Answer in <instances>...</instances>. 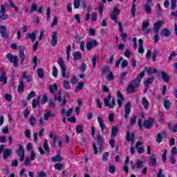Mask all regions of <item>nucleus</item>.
<instances>
[{"label":"nucleus","instance_id":"obj_18","mask_svg":"<svg viewBox=\"0 0 177 177\" xmlns=\"http://www.w3.org/2000/svg\"><path fill=\"white\" fill-rule=\"evenodd\" d=\"M143 164H145V162H143V160H138L136 165H131V168L133 169H135L136 168L140 169V168L143 167Z\"/></svg>","mask_w":177,"mask_h":177},{"label":"nucleus","instance_id":"obj_6","mask_svg":"<svg viewBox=\"0 0 177 177\" xmlns=\"http://www.w3.org/2000/svg\"><path fill=\"white\" fill-rule=\"evenodd\" d=\"M118 24L119 26V31L121 34L122 39H123V42H127V37H128V35L127 33H124V30L122 29V24H121V22H118Z\"/></svg>","mask_w":177,"mask_h":177},{"label":"nucleus","instance_id":"obj_51","mask_svg":"<svg viewBox=\"0 0 177 177\" xmlns=\"http://www.w3.org/2000/svg\"><path fill=\"white\" fill-rule=\"evenodd\" d=\"M80 3H81V0H74V3H73L74 8L75 9H78L80 8Z\"/></svg>","mask_w":177,"mask_h":177},{"label":"nucleus","instance_id":"obj_64","mask_svg":"<svg viewBox=\"0 0 177 177\" xmlns=\"http://www.w3.org/2000/svg\"><path fill=\"white\" fill-rule=\"evenodd\" d=\"M35 91H31L27 97V100H30V99H32V97H35Z\"/></svg>","mask_w":177,"mask_h":177},{"label":"nucleus","instance_id":"obj_22","mask_svg":"<svg viewBox=\"0 0 177 177\" xmlns=\"http://www.w3.org/2000/svg\"><path fill=\"white\" fill-rule=\"evenodd\" d=\"M97 121L101 128L102 132H104V128H106V125H104V123L103 122V118H102L101 117H98Z\"/></svg>","mask_w":177,"mask_h":177},{"label":"nucleus","instance_id":"obj_17","mask_svg":"<svg viewBox=\"0 0 177 177\" xmlns=\"http://www.w3.org/2000/svg\"><path fill=\"white\" fill-rule=\"evenodd\" d=\"M145 77V72L142 71L140 74L137 75V77L136 80H133L134 82H136L138 84V85L140 86V82H142V78Z\"/></svg>","mask_w":177,"mask_h":177},{"label":"nucleus","instance_id":"obj_33","mask_svg":"<svg viewBox=\"0 0 177 177\" xmlns=\"http://www.w3.org/2000/svg\"><path fill=\"white\" fill-rule=\"evenodd\" d=\"M55 102H62V91H58L57 95H54Z\"/></svg>","mask_w":177,"mask_h":177},{"label":"nucleus","instance_id":"obj_41","mask_svg":"<svg viewBox=\"0 0 177 177\" xmlns=\"http://www.w3.org/2000/svg\"><path fill=\"white\" fill-rule=\"evenodd\" d=\"M142 103L145 110H147V109H149V100H147L145 97H144L142 99Z\"/></svg>","mask_w":177,"mask_h":177},{"label":"nucleus","instance_id":"obj_44","mask_svg":"<svg viewBox=\"0 0 177 177\" xmlns=\"http://www.w3.org/2000/svg\"><path fill=\"white\" fill-rule=\"evenodd\" d=\"M50 117H53V113L51 112H47L44 114V120L45 121H48V119L50 118Z\"/></svg>","mask_w":177,"mask_h":177},{"label":"nucleus","instance_id":"obj_59","mask_svg":"<svg viewBox=\"0 0 177 177\" xmlns=\"http://www.w3.org/2000/svg\"><path fill=\"white\" fill-rule=\"evenodd\" d=\"M109 171L111 174H114V172H115V166L113 165H109Z\"/></svg>","mask_w":177,"mask_h":177},{"label":"nucleus","instance_id":"obj_35","mask_svg":"<svg viewBox=\"0 0 177 177\" xmlns=\"http://www.w3.org/2000/svg\"><path fill=\"white\" fill-rule=\"evenodd\" d=\"M49 89L50 93H55V91L59 89V86L57 84L50 85Z\"/></svg>","mask_w":177,"mask_h":177},{"label":"nucleus","instance_id":"obj_58","mask_svg":"<svg viewBox=\"0 0 177 177\" xmlns=\"http://www.w3.org/2000/svg\"><path fill=\"white\" fill-rule=\"evenodd\" d=\"M43 147H44L45 151H49V145L48 144L47 140L44 141Z\"/></svg>","mask_w":177,"mask_h":177},{"label":"nucleus","instance_id":"obj_8","mask_svg":"<svg viewBox=\"0 0 177 177\" xmlns=\"http://www.w3.org/2000/svg\"><path fill=\"white\" fill-rule=\"evenodd\" d=\"M164 24V21H158L153 24V30L156 34L160 31V28H161V26Z\"/></svg>","mask_w":177,"mask_h":177},{"label":"nucleus","instance_id":"obj_43","mask_svg":"<svg viewBox=\"0 0 177 177\" xmlns=\"http://www.w3.org/2000/svg\"><path fill=\"white\" fill-rule=\"evenodd\" d=\"M53 147H55V146H56V143H57V140L59 141L60 140V137H59L58 136H54L53 138Z\"/></svg>","mask_w":177,"mask_h":177},{"label":"nucleus","instance_id":"obj_9","mask_svg":"<svg viewBox=\"0 0 177 177\" xmlns=\"http://www.w3.org/2000/svg\"><path fill=\"white\" fill-rule=\"evenodd\" d=\"M5 6H6V4H4L1 6V10H0V20H6L8 17V15H5Z\"/></svg>","mask_w":177,"mask_h":177},{"label":"nucleus","instance_id":"obj_50","mask_svg":"<svg viewBox=\"0 0 177 177\" xmlns=\"http://www.w3.org/2000/svg\"><path fill=\"white\" fill-rule=\"evenodd\" d=\"M82 88H84V83L83 82H80L77 85V86L75 88V92H78L79 91H82Z\"/></svg>","mask_w":177,"mask_h":177},{"label":"nucleus","instance_id":"obj_54","mask_svg":"<svg viewBox=\"0 0 177 177\" xmlns=\"http://www.w3.org/2000/svg\"><path fill=\"white\" fill-rule=\"evenodd\" d=\"M52 74L55 78H57V68L56 66H53V72Z\"/></svg>","mask_w":177,"mask_h":177},{"label":"nucleus","instance_id":"obj_29","mask_svg":"<svg viewBox=\"0 0 177 177\" xmlns=\"http://www.w3.org/2000/svg\"><path fill=\"white\" fill-rule=\"evenodd\" d=\"M160 73L163 81H165V82H169V76H168V74L164 71H162Z\"/></svg>","mask_w":177,"mask_h":177},{"label":"nucleus","instance_id":"obj_5","mask_svg":"<svg viewBox=\"0 0 177 177\" xmlns=\"http://www.w3.org/2000/svg\"><path fill=\"white\" fill-rule=\"evenodd\" d=\"M0 34L4 39L9 38V32H8V28L5 26H0Z\"/></svg>","mask_w":177,"mask_h":177},{"label":"nucleus","instance_id":"obj_14","mask_svg":"<svg viewBox=\"0 0 177 177\" xmlns=\"http://www.w3.org/2000/svg\"><path fill=\"white\" fill-rule=\"evenodd\" d=\"M149 164L155 168L157 167V158L156 157V155H151L149 157Z\"/></svg>","mask_w":177,"mask_h":177},{"label":"nucleus","instance_id":"obj_7","mask_svg":"<svg viewBox=\"0 0 177 177\" xmlns=\"http://www.w3.org/2000/svg\"><path fill=\"white\" fill-rule=\"evenodd\" d=\"M124 118H126V120H128V118H129V114L131 113V102L127 103L124 106Z\"/></svg>","mask_w":177,"mask_h":177},{"label":"nucleus","instance_id":"obj_23","mask_svg":"<svg viewBox=\"0 0 177 177\" xmlns=\"http://www.w3.org/2000/svg\"><path fill=\"white\" fill-rule=\"evenodd\" d=\"M11 154H12V150L9 149H5L3 153V157L4 160H6V158H8V157H9Z\"/></svg>","mask_w":177,"mask_h":177},{"label":"nucleus","instance_id":"obj_4","mask_svg":"<svg viewBox=\"0 0 177 177\" xmlns=\"http://www.w3.org/2000/svg\"><path fill=\"white\" fill-rule=\"evenodd\" d=\"M6 58L10 63L14 64V67H17L19 66V57H17V56H14L9 53L6 55Z\"/></svg>","mask_w":177,"mask_h":177},{"label":"nucleus","instance_id":"obj_11","mask_svg":"<svg viewBox=\"0 0 177 177\" xmlns=\"http://www.w3.org/2000/svg\"><path fill=\"white\" fill-rule=\"evenodd\" d=\"M37 34H38V30H35L34 32L27 33L26 37L31 39L32 42H35V39H37Z\"/></svg>","mask_w":177,"mask_h":177},{"label":"nucleus","instance_id":"obj_53","mask_svg":"<svg viewBox=\"0 0 177 177\" xmlns=\"http://www.w3.org/2000/svg\"><path fill=\"white\" fill-rule=\"evenodd\" d=\"M127 142H131V145H133V143H135V139H131V133H127Z\"/></svg>","mask_w":177,"mask_h":177},{"label":"nucleus","instance_id":"obj_12","mask_svg":"<svg viewBox=\"0 0 177 177\" xmlns=\"http://www.w3.org/2000/svg\"><path fill=\"white\" fill-rule=\"evenodd\" d=\"M97 45V41L95 39L91 40L87 43L86 49L91 50L92 48H95Z\"/></svg>","mask_w":177,"mask_h":177},{"label":"nucleus","instance_id":"obj_37","mask_svg":"<svg viewBox=\"0 0 177 177\" xmlns=\"http://www.w3.org/2000/svg\"><path fill=\"white\" fill-rule=\"evenodd\" d=\"M52 161H53V162H57V161H63V158L60 156V154L53 157L51 158Z\"/></svg>","mask_w":177,"mask_h":177},{"label":"nucleus","instance_id":"obj_48","mask_svg":"<svg viewBox=\"0 0 177 177\" xmlns=\"http://www.w3.org/2000/svg\"><path fill=\"white\" fill-rule=\"evenodd\" d=\"M77 133H82L84 132V127L81 125H77L76 127Z\"/></svg>","mask_w":177,"mask_h":177},{"label":"nucleus","instance_id":"obj_46","mask_svg":"<svg viewBox=\"0 0 177 177\" xmlns=\"http://www.w3.org/2000/svg\"><path fill=\"white\" fill-rule=\"evenodd\" d=\"M38 8V6H37V4L33 3L31 5L30 7V11L29 12V15H31L33 12H35V10H37V8Z\"/></svg>","mask_w":177,"mask_h":177},{"label":"nucleus","instance_id":"obj_61","mask_svg":"<svg viewBox=\"0 0 177 177\" xmlns=\"http://www.w3.org/2000/svg\"><path fill=\"white\" fill-rule=\"evenodd\" d=\"M58 22H59V20L57 19V17L55 16L53 23L51 24V27H54V26H57Z\"/></svg>","mask_w":177,"mask_h":177},{"label":"nucleus","instance_id":"obj_27","mask_svg":"<svg viewBox=\"0 0 177 177\" xmlns=\"http://www.w3.org/2000/svg\"><path fill=\"white\" fill-rule=\"evenodd\" d=\"M144 70H145V71H147L148 74H154L158 73L157 68L145 67Z\"/></svg>","mask_w":177,"mask_h":177},{"label":"nucleus","instance_id":"obj_30","mask_svg":"<svg viewBox=\"0 0 177 177\" xmlns=\"http://www.w3.org/2000/svg\"><path fill=\"white\" fill-rule=\"evenodd\" d=\"M146 13L148 15L151 14V6H150V3H146L144 6Z\"/></svg>","mask_w":177,"mask_h":177},{"label":"nucleus","instance_id":"obj_3","mask_svg":"<svg viewBox=\"0 0 177 177\" xmlns=\"http://www.w3.org/2000/svg\"><path fill=\"white\" fill-rule=\"evenodd\" d=\"M58 64L61 67L63 78H66V75H67V68H66V64H64V61H63V58L62 57L58 58Z\"/></svg>","mask_w":177,"mask_h":177},{"label":"nucleus","instance_id":"obj_24","mask_svg":"<svg viewBox=\"0 0 177 177\" xmlns=\"http://www.w3.org/2000/svg\"><path fill=\"white\" fill-rule=\"evenodd\" d=\"M136 0H133V3H132V6H131V15L133 16V17H135V13L136 12Z\"/></svg>","mask_w":177,"mask_h":177},{"label":"nucleus","instance_id":"obj_45","mask_svg":"<svg viewBox=\"0 0 177 177\" xmlns=\"http://www.w3.org/2000/svg\"><path fill=\"white\" fill-rule=\"evenodd\" d=\"M71 52V46H68L66 47V59L67 60H70V53Z\"/></svg>","mask_w":177,"mask_h":177},{"label":"nucleus","instance_id":"obj_16","mask_svg":"<svg viewBox=\"0 0 177 177\" xmlns=\"http://www.w3.org/2000/svg\"><path fill=\"white\" fill-rule=\"evenodd\" d=\"M153 119H149V120H144L143 125L147 129H150L153 125Z\"/></svg>","mask_w":177,"mask_h":177},{"label":"nucleus","instance_id":"obj_34","mask_svg":"<svg viewBox=\"0 0 177 177\" xmlns=\"http://www.w3.org/2000/svg\"><path fill=\"white\" fill-rule=\"evenodd\" d=\"M95 140H97L98 145H103V143L104 142V139L103 138V137L100 135H97V137L95 138Z\"/></svg>","mask_w":177,"mask_h":177},{"label":"nucleus","instance_id":"obj_63","mask_svg":"<svg viewBox=\"0 0 177 177\" xmlns=\"http://www.w3.org/2000/svg\"><path fill=\"white\" fill-rule=\"evenodd\" d=\"M55 169H58L59 171L62 170V168H63V165L60 163H55L54 165Z\"/></svg>","mask_w":177,"mask_h":177},{"label":"nucleus","instance_id":"obj_20","mask_svg":"<svg viewBox=\"0 0 177 177\" xmlns=\"http://www.w3.org/2000/svg\"><path fill=\"white\" fill-rule=\"evenodd\" d=\"M0 82H3V85H5V84L8 83V80L6 79L5 71H3V70H1V75L0 77Z\"/></svg>","mask_w":177,"mask_h":177},{"label":"nucleus","instance_id":"obj_36","mask_svg":"<svg viewBox=\"0 0 177 177\" xmlns=\"http://www.w3.org/2000/svg\"><path fill=\"white\" fill-rule=\"evenodd\" d=\"M117 133H118V127H117V126H112V129H111L112 136H117Z\"/></svg>","mask_w":177,"mask_h":177},{"label":"nucleus","instance_id":"obj_19","mask_svg":"<svg viewBox=\"0 0 177 177\" xmlns=\"http://www.w3.org/2000/svg\"><path fill=\"white\" fill-rule=\"evenodd\" d=\"M161 35L162 37H165L166 38H168L171 37V32L169 31V30L164 28L161 30Z\"/></svg>","mask_w":177,"mask_h":177},{"label":"nucleus","instance_id":"obj_1","mask_svg":"<svg viewBox=\"0 0 177 177\" xmlns=\"http://www.w3.org/2000/svg\"><path fill=\"white\" fill-rule=\"evenodd\" d=\"M140 86L138 83L133 82V80L131 81L129 84L128 87L126 88L127 93H136V88H139Z\"/></svg>","mask_w":177,"mask_h":177},{"label":"nucleus","instance_id":"obj_32","mask_svg":"<svg viewBox=\"0 0 177 177\" xmlns=\"http://www.w3.org/2000/svg\"><path fill=\"white\" fill-rule=\"evenodd\" d=\"M23 92H24V83L23 81H20L18 86V93H23Z\"/></svg>","mask_w":177,"mask_h":177},{"label":"nucleus","instance_id":"obj_25","mask_svg":"<svg viewBox=\"0 0 177 177\" xmlns=\"http://www.w3.org/2000/svg\"><path fill=\"white\" fill-rule=\"evenodd\" d=\"M73 57L74 60H80V59H82V54L80 51H77L73 53Z\"/></svg>","mask_w":177,"mask_h":177},{"label":"nucleus","instance_id":"obj_60","mask_svg":"<svg viewBox=\"0 0 177 177\" xmlns=\"http://www.w3.org/2000/svg\"><path fill=\"white\" fill-rule=\"evenodd\" d=\"M48 106L50 109H56V103L52 100H50Z\"/></svg>","mask_w":177,"mask_h":177},{"label":"nucleus","instance_id":"obj_62","mask_svg":"<svg viewBox=\"0 0 177 177\" xmlns=\"http://www.w3.org/2000/svg\"><path fill=\"white\" fill-rule=\"evenodd\" d=\"M109 159V152H105L102 155V160L106 162Z\"/></svg>","mask_w":177,"mask_h":177},{"label":"nucleus","instance_id":"obj_42","mask_svg":"<svg viewBox=\"0 0 177 177\" xmlns=\"http://www.w3.org/2000/svg\"><path fill=\"white\" fill-rule=\"evenodd\" d=\"M39 99H41V97H39L37 99H34L32 102V106L33 109H35L38 104L39 103Z\"/></svg>","mask_w":177,"mask_h":177},{"label":"nucleus","instance_id":"obj_57","mask_svg":"<svg viewBox=\"0 0 177 177\" xmlns=\"http://www.w3.org/2000/svg\"><path fill=\"white\" fill-rule=\"evenodd\" d=\"M46 102H48V95L46 94H44L41 103V104H45Z\"/></svg>","mask_w":177,"mask_h":177},{"label":"nucleus","instance_id":"obj_28","mask_svg":"<svg viewBox=\"0 0 177 177\" xmlns=\"http://www.w3.org/2000/svg\"><path fill=\"white\" fill-rule=\"evenodd\" d=\"M104 3H106V0H102V2L99 5L98 10L100 16L103 15V8H104Z\"/></svg>","mask_w":177,"mask_h":177},{"label":"nucleus","instance_id":"obj_39","mask_svg":"<svg viewBox=\"0 0 177 177\" xmlns=\"http://www.w3.org/2000/svg\"><path fill=\"white\" fill-rule=\"evenodd\" d=\"M17 156H23L24 154V148H23V146L21 145H19L18 151H17Z\"/></svg>","mask_w":177,"mask_h":177},{"label":"nucleus","instance_id":"obj_56","mask_svg":"<svg viewBox=\"0 0 177 177\" xmlns=\"http://www.w3.org/2000/svg\"><path fill=\"white\" fill-rule=\"evenodd\" d=\"M171 10L176 9V0H171Z\"/></svg>","mask_w":177,"mask_h":177},{"label":"nucleus","instance_id":"obj_38","mask_svg":"<svg viewBox=\"0 0 177 177\" xmlns=\"http://www.w3.org/2000/svg\"><path fill=\"white\" fill-rule=\"evenodd\" d=\"M149 26H150V22H149V21H144L142 22L141 30L142 31H145L146 30V28H147V27H149Z\"/></svg>","mask_w":177,"mask_h":177},{"label":"nucleus","instance_id":"obj_52","mask_svg":"<svg viewBox=\"0 0 177 177\" xmlns=\"http://www.w3.org/2000/svg\"><path fill=\"white\" fill-rule=\"evenodd\" d=\"M136 124V116H133L132 118H130V125L131 127H133Z\"/></svg>","mask_w":177,"mask_h":177},{"label":"nucleus","instance_id":"obj_15","mask_svg":"<svg viewBox=\"0 0 177 177\" xmlns=\"http://www.w3.org/2000/svg\"><path fill=\"white\" fill-rule=\"evenodd\" d=\"M21 75H22L21 77V80H26L28 82H31L32 81L31 76L28 75V73L27 71L22 72Z\"/></svg>","mask_w":177,"mask_h":177},{"label":"nucleus","instance_id":"obj_10","mask_svg":"<svg viewBox=\"0 0 177 177\" xmlns=\"http://www.w3.org/2000/svg\"><path fill=\"white\" fill-rule=\"evenodd\" d=\"M59 33L57 32H53L52 39H51V45L52 46H56L57 45V35Z\"/></svg>","mask_w":177,"mask_h":177},{"label":"nucleus","instance_id":"obj_47","mask_svg":"<svg viewBox=\"0 0 177 177\" xmlns=\"http://www.w3.org/2000/svg\"><path fill=\"white\" fill-rule=\"evenodd\" d=\"M164 106L167 110H169V108L171 107V102L168 100H165L164 101Z\"/></svg>","mask_w":177,"mask_h":177},{"label":"nucleus","instance_id":"obj_26","mask_svg":"<svg viewBox=\"0 0 177 177\" xmlns=\"http://www.w3.org/2000/svg\"><path fill=\"white\" fill-rule=\"evenodd\" d=\"M19 56L21 60V64L23 66V64H24V60H26V55L24 54V51H19Z\"/></svg>","mask_w":177,"mask_h":177},{"label":"nucleus","instance_id":"obj_40","mask_svg":"<svg viewBox=\"0 0 177 177\" xmlns=\"http://www.w3.org/2000/svg\"><path fill=\"white\" fill-rule=\"evenodd\" d=\"M63 87L64 88V89L67 90V89H71V86H70V82L67 81V80H64L63 82Z\"/></svg>","mask_w":177,"mask_h":177},{"label":"nucleus","instance_id":"obj_13","mask_svg":"<svg viewBox=\"0 0 177 177\" xmlns=\"http://www.w3.org/2000/svg\"><path fill=\"white\" fill-rule=\"evenodd\" d=\"M118 15H120V10H118V7H115L114 10L111 13V20H115Z\"/></svg>","mask_w":177,"mask_h":177},{"label":"nucleus","instance_id":"obj_31","mask_svg":"<svg viewBox=\"0 0 177 177\" xmlns=\"http://www.w3.org/2000/svg\"><path fill=\"white\" fill-rule=\"evenodd\" d=\"M154 82V77H150L147 79V80L144 82L145 86H149L150 84H153Z\"/></svg>","mask_w":177,"mask_h":177},{"label":"nucleus","instance_id":"obj_55","mask_svg":"<svg viewBox=\"0 0 177 177\" xmlns=\"http://www.w3.org/2000/svg\"><path fill=\"white\" fill-rule=\"evenodd\" d=\"M37 74L39 78H44V70L42 68H39L37 70Z\"/></svg>","mask_w":177,"mask_h":177},{"label":"nucleus","instance_id":"obj_21","mask_svg":"<svg viewBox=\"0 0 177 177\" xmlns=\"http://www.w3.org/2000/svg\"><path fill=\"white\" fill-rule=\"evenodd\" d=\"M100 56L99 55H95L91 60L93 63V68H96V63L99 62Z\"/></svg>","mask_w":177,"mask_h":177},{"label":"nucleus","instance_id":"obj_49","mask_svg":"<svg viewBox=\"0 0 177 177\" xmlns=\"http://www.w3.org/2000/svg\"><path fill=\"white\" fill-rule=\"evenodd\" d=\"M107 73H110V72H109V67L105 66V67L103 68V70H102V73H101L102 77H104V75H106V74H107Z\"/></svg>","mask_w":177,"mask_h":177},{"label":"nucleus","instance_id":"obj_2","mask_svg":"<svg viewBox=\"0 0 177 177\" xmlns=\"http://www.w3.org/2000/svg\"><path fill=\"white\" fill-rule=\"evenodd\" d=\"M111 99V94H109L107 97L104 99V103L105 107H109V109H114L115 106V98H113L111 102L110 103L109 100Z\"/></svg>","mask_w":177,"mask_h":177}]
</instances>
